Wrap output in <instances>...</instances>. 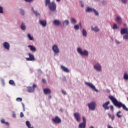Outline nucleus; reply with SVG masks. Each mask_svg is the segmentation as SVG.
<instances>
[{"instance_id":"9b49d317","label":"nucleus","mask_w":128,"mask_h":128,"mask_svg":"<svg viewBox=\"0 0 128 128\" xmlns=\"http://www.w3.org/2000/svg\"><path fill=\"white\" fill-rule=\"evenodd\" d=\"M39 24L40 26H42L43 28L46 26V20H40Z\"/></svg>"},{"instance_id":"4be33fe9","label":"nucleus","mask_w":128,"mask_h":128,"mask_svg":"<svg viewBox=\"0 0 128 128\" xmlns=\"http://www.w3.org/2000/svg\"><path fill=\"white\" fill-rule=\"evenodd\" d=\"M82 34L83 36H84V38H86V36H88V33L86 32V29L82 30Z\"/></svg>"},{"instance_id":"e2e57ef3","label":"nucleus","mask_w":128,"mask_h":128,"mask_svg":"<svg viewBox=\"0 0 128 128\" xmlns=\"http://www.w3.org/2000/svg\"><path fill=\"white\" fill-rule=\"evenodd\" d=\"M22 106H23L24 111V105L22 104Z\"/></svg>"},{"instance_id":"a211bd4d","label":"nucleus","mask_w":128,"mask_h":128,"mask_svg":"<svg viewBox=\"0 0 128 128\" xmlns=\"http://www.w3.org/2000/svg\"><path fill=\"white\" fill-rule=\"evenodd\" d=\"M94 8L90 7H87L86 10V12H94Z\"/></svg>"},{"instance_id":"8fccbe9b","label":"nucleus","mask_w":128,"mask_h":128,"mask_svg":"<svg viewBox=\"0 0 128 128\" xmlns=\"http://www.w3.org/2000/svg\"><path fill=\"white\" fill-rule=\"evenodd\" d=\"M36 86H36V84H33V86H32L33 90H34V88H36Z\"/></svg>"},{"instance_id":"0e129e2a","label":"nucleus","mask_w":128,"mask_h":128,"mask_svg":"<svg viewBox=\"0 0 128 128\" xmlns=\"http://www.w3.org/2000/svg\"><path fill=\"white\" fill-rule=\"evenodd\" d=\"M56 1L57 2H60V0H56Z\"/></svg>"},{"instance_id":"864d4df0","label":"nucleus","mask_w":128,"mask_h":128,"mask_svg":"<svg viewBox=\"0 0 128 128\" xmlns=\"http://www.w3.org/2000/svg\"><path fill=\"white\" fill-rule=\"evenodd\" d=\"M80 5L82 8H84V4H82V1L80 2Z\"/></svg>"},{"instance_id":"e433bc0d","label":"nucleus","mask_w":128,"mask_h":128,"mask_svg":"<svg viewBox=\"0 0 128 128\" xmlns=\"http://www.w3.org/2000/svg\"><path fill=\"white\" fill-rule=\"evenodd\" d=\"M28 36L30 40H32V36H30V34H28Z\"/></svg>"},{"instance_id":"7c9ffc66","label":"nucleus","mask_w":128,"mask_h":128,"mask_svg":"<svg viewBox=\"0 0 128 128\" xmlns=\"http://www.w3.org/2000/svg\"><path fill=\"white\" fill-rule=\"evenodd\" d=\"M108 116L110 118H112V120H114V115L112 116V114H110L109 113V114H108Z\"/></svg>"},{"instance_id":"c85d7f7f","label":"nucleus","mask_w":128,"mask_h":128,"mask_svg":"<svg viewBox=\"0 0 128 128\" xmlns=\"http://www.w3.org/2000/svg\"><path fill=\"white\" fill-rule=\"evenodd\" d=\"M123 39L125 40H128V33L127 34H125V35L123 36Z\"/></svg>"},{"instance_id":"13d9d810","label":"nucleus","mask_w":128,"mask_h":128,"mask_svg":"<svg viewBox=\"0 0 128 128\" xmlns=\"http://www.w3.org/2000/svg\"><path fill=\"white\" fill-rule=\"evenodd\" d=\"M38 72L39 74H42V70H38Z\"/></svg>"},{"instance_id":"aec40b11","label":"nucleus","mask_w":128,"mask_h":128,"mask_svg":"<svg viewBox=\"0 0 128 128\" xmlns=\"http://www.w3.org/2000/svg\"><path fill=\"white\" fill-rule=\"evenodd\" d=\"M86 123H80L78 125L79 128H86Z\"/></svg>"},{"instance_id":"6e6552de","label":"nucleus","mask_w":128,"mask_h":128,"mask_svg":"<svg viewBox=\"0 0 128 128\" xmlns=\"http://www.w3.org/2000/svg\"><path fill=\"white\" fill-rule=\"evenodd\" d=\"M128 34V28H124L121 29L120 34Z\"/></svg>"},{"instance_id":"a19ab883","label":"nucleus","mask_w":128,"mask_h":128,"mask_svg":"<svg viewBox=\"0 0 128 128\" xmlns=\"http://www.w3.org/2000/svg\"><path fill=\"white\" fill-rule=\"evenodd\" d=\"M0 14H4L2 7L0 6Z\"/></svg>"},{"instance_id":"423d86ee","label":"nucleus","mask_w":128,"mask_h":128,"mask_svg":"<svg viewBox=\"0 0 128 128\" xmlns=\"http://www.w3.org/2000/svg\"><path fill=\"white\" fill-rule=\"evenodd\" d=\"M88 106L90 110H96V103L94 102L88 103Z\"/></svg>"},{"instance_id":"09e8293b","label":"nucleus","mask_w":128,"mask_h":128,"mask_svg":"<svg viewBox=\"0 0 128 128\" xmlns=\"http://www.w3.org/2000/svg\"><path fill=\"white\" fill-rule=\"evenodd\" d=\"M102 4H106V1L104 0L102 2Z\"/></svg>"},{"instance_id":"1a4fd4ad","label":"nucleus","mask_w":128,"mask_h":128,"mask_svg":"<svg viewBox=\"0 0 128 128\" xmlns=\"http://www.w3.org/2000/svg\"><path fill=\"white\" fill-rule=\"evenodd\" d=\"M110 104V101H108L102 104V107L104 110H110V106H108V104Z\"/></svg>"},{"instance_id":"3c124183","label":"nucleus","mask_w":128,"mask_h":128,"mask_svg":"<svg viewBox=\"0 0 128 128\" xmlns=\"http://www.w3.org/2000/svg\"><path fill=\"white\" fill-rule=\"evenodd\" d=\"M28 47L30 48V50H32V46H28Z\"/></svg>"},{"instance_id":"052dcab7","label":"nucleus","mask_w":128,"mask_h":128,"mask_svg":"<svg viewBox=\"0 0 128 128\" xmlns=\"http://www.w3.org/2000/svg\"><path fill=\"white\" fill-rule=\"evenodd\" d=\"M32 60H36V58H34V56H32Z\"/></svg>"},{"instance_id":"0eeeda50","label":"nucleus","mask_w":128,"mask_h":128,"mask_svg":"<svg viewBox=\"0 0 128 128\" xmlns=\"http://www.w3.org/2000/svg\"><path fill=\"white\" fill-rule=\"evenodd\" d=\"M74 116L77 122H80V113H74Z\"/></svg>"},{"instance_id":"f03ea898","label":"nucleus","mask_w":128,"mask_h":128,"mask_svg":"<svg viewBox=\"0 0 128 128\" xmlns=\"http://www.w3.org/2000/svg\"><path fill=\"white\" fill-rule=\"evenodd\" d=\"M45 6H48L50 12H56V4L54 2H50V0H45Z\"/></svg>"},{"instance_id":"680f3d73","label":"nucleus","mask_w":128,"mask_h":128,"mask_svg":"<svg viewBox=\"0 0 128 128\" xmlns=\"http://www.w3.org/2000/svg\"><path fill=\"white\" fill-rule=\"evenodd\" d=\"M12 116H13V118H16V114H13V115H12Z\"/></svg>"},{"instance_id":"6ab92c4d","label":"nucleus","mask_w":128,"mask_h":128,"mask_svg":"<svg viewBox=\"0 0 128 128\" xmlns=\"http://www.w3.org/2000/svg\"><path fill=\"white\" fill-rule=\"evenodd\" d=\"M28 56H29V58H26V60L28 61L32 60V54L30 53H28Z\"/></svg>"},{"instance_id":"49530a36","label":"nucleus","mask_w":128,"mask_h":128,"mask_svg":"<svg viewBox=\"0 0 128 128\" xmlns=\"http://www.w3.org/2000/svg\"><path fill=\"white\" fill-rule=\"evenodd\" d=\"M36 47L34 46H32V51L33 52H36Z\"/></svg>"},{"instance_id":"5701e85b","label":"nucleus","mask_w":128,"mask_h":128,"mask_svg":"<svg viewBox=\"0 0 128 128\" xmlns=\"http://www.w3.org/2000/svg\"><path fill=\"white\" fill-rule=\"evenodd\" d=\"M92 30H94V32H100V29H98V26H95L94 28L92 27Z\"/></svg>"},{"instance_id":"a878e982","label":"nucleus","mask_w":128,"mask_h":128,"mask_svg":"<svg viewBox=\"0 0 128 128\" xmlns=\"http://www.w3.org/2000/svg\"><path fill=\"white\" fill-rule=\"evenodd\" d=\"M26 126H28V128H32V127H30L31 125H30V122L29 121H28V120L26 121Z\"/></svg>"},{"instance_id":"58836bf2","label":"nucleus","mask_w":128,"mask_h":128,"mask_svg":"<svg viewBox=\"0 0 128 128\" xmlns=\"http://www.w3.org/2000/svg\"><path fill=\"white\" fill-rule=\"evenodd\" d=\"M16 100L17 102H22V98H18L16 99Z\"/></svg>"},{"instance_id":"412c9836","label":"nucleus","mask_w":128,"mask_h":128,"mask_svg":"<svg viewBox=\"0 0 128 128\" xmlns=\"http://www.w3.org/2000/svg\"><path fill=\"white\" fill-rule=\"evenodd\" d=\"M68 24H70V22H68V20H66L62 22V26L64 27V26H68Z\"/></svg>"},{"instance_id":"2eb2a0df","label":"nucleus","mask_w":128,"mask_h":128,"mask_svg":"<svg viewBox=\"0 0 128 128\" xmlns=\"http://www.w3.org/2000/svg\"><path fill=\"white\" fill-rule=\"evenodd\" d=\"M116 20L118 24H120L122 23V18H120V16H117L116 18Z\"/></svg>"},{"instance_id":"b1692460","label":"nucleus","mask_w":128,"mask_h":128,"mask_svg":"<svg viewBox=\"0 0 128 128\" xmlns=\"http://www.w3.org/2000/svg\"><path fill=\"white\" fill-rule=\"evenodd\" d=\"M20 28L22 30H26V25H24V22L22 23Z\"/></svg>"},{"instance_id":"c03bdc74","label":"nucleus","mask_w":128,"mask_h":128,"mask_svg":"<svg viewBox=\"0 0 128 128\" xmlns=\"http://www.w3.org/2000/svg\"><path fill=\"white\" fill-rule=\"evenodd\" d=\"M20 118H24V113L22 112H21L20 114Z\"/></svg>"},{"instance_id":"cd10ccee","label":"nucleus","mask_w":128,"mask_h":128,"mask_svg":"<svg viewBox=\"0 0 128 128\" xmlns=\"http://www.w3.org/2000/svg\"><path fill=\"white\" fill-rule=\"evenodd\" d=\"M9 84H12V86H16V83H14V80H9Z\"/></svg>"},{"instance_id":"393cba45","label":"nucleus","mask_w":128,"mask_h":128,"mask_svg":"<svg viewBox=\"0 0 128 128\" xmlns=\"http://www.w3.org/2000/svg\"><path fill=\"white\" fill-rule=\"evenodd\" d=\"M124 78L125 80H128V74L127 72H125L124 75Z\"/></svg>"},{"instance_id":"de8ad7c7","label":"nucleus","mask_w":128,"mask_h":128,"mask_svg":"<svg viewBox=\"0 0 128 128\" xmlns=\"http://www.w3.org/2000/svg\"><path fill=\"white\" fill-rule=\"evenodd\" d=\"M24 0L26 2H32V0Z\"/></svg>"},{"instance_id":"338daca9","label":"nucleus","mask_w":128,"mask_h":128,"mask_svg":"<svg viewBox=\"0 0 128 128\" xmlns=\"http://www.w3.org/2000/svg\"><path fill=\"white\" fill-rule=\"evenodd\" d=\"M90 128H94V126H92Z\"/></svg>"},{"instance_id":"473e14b6","label":"nucleus","mask_w":128,"mask_h":128,"mask_svg":"<svg viewBox=\"0 0 128 128\" xmlns=\"http://www.w3.org/2000/svg\"><path fill=\"white\" fill-rule=\"evenodd\" d=\"M27 90L28 92H32V87H28Z\"/></svg>"},{"instance_id":"dca6fc26","label":"nucleus","mask_w":128,"mask_h":128,"mask_svg":"<svg viewBox=\"0 0 128 128\" xmlns=\"http://www.w3.org/2000/svg\"><path fill=\"white\" fill-rule=\"evenodd\" d=\"M53 24L54 26H60V21L59 20H56L54 21Z\"/></svg>"},{"instance_id":"f704fd0d","label":"nucleus","mask_w":128,"mask_h":128,"mask_svg":"<svg viewBox=\"0 0 128 128\" xmlns=\"http://www.w3.org/2000/svg\"><path fill=\"white\" fill-rule=\"evenodd\" d=\"M74 30H80V26H78V25H75L74 26Z\"/></svg>"},{"instance_id":"20e7f679","label":"nucleus","mask_w":128,"mask_h":128,"mask_svg":"<svg viewBox=\"0 0 128 128\" xmlns=\"http://www.w3.org/2000/svg\"><path fill=\"white\" fill-rule=\"evenodd\" d=\"M78 52L81 56H88V52L86 50H84V51H82V48H78Z\"/></svg>"},{"instance_id":"bb28decb","label":"nucleus","mask_w":128,"mask_h":128,"mask_svg":"<svg viewBox=\"0 0 128 128\" xmlns=\"http://www.w3.org/2000/svg\"><path fill=\"white\" fill-rule=\"evenodd\" d=\"M120 114H122V112L120 110H119L116 114V116L118 118H122V115Z\"/></svg>"},{"instance_id":"39448f33","label":"nucleus","mask_w":128,"mask_h":128,"mask_svg":"<svg viewBox=\"0 0 128 128\" xmlns=\"http://www.w3.org/2000/svg\"><path fill=\"white\" fill-rule=\"evenodd\" d=\"M85 84H86L88 86H89V88H92V90H94L96 92H98V90H96V86H94V84H92V83L88 82H86Z\"/></svg>"},{"instance_id":"79ce46f5","label":"nucleus","mask_w":128,"mask_h":128,"mask_svg":"<svg viewBox=\"0 0 128 128\" xmlns=\"http://www.w3.org/2000/svg\"><path fill=\"white\" fill-rule=\"evenodd\" d=\"M122 2V4H126V2H128L127 0H121Z\"/></svg>"},{"instance_id":"ddd939ff","label":"nucleus","mask_w":128,"mask_h":128,"mask_svg":"<svg viewBox=\"0 0 128 128\" xmlns=\"http://www.w3.org/2000/svg\"><path fill=\"white\" fill-rule=\"evenodd\" d=\"M3 46H4V48H6V50H10V44H8V42H4Z\"/></svg>"},{"instance_id":"774afa93","label":"nucleus","mask_w":128,"mask_h":128,"mask_svg":"<svg viewBox=\"0 0 128 128\" xmlns=\"http://www.w3.org/2000/svg\"><path fill=\"white\" fill-rule=\"evenodd\" d=\"M96 0V2H98V1H100V0Z\"/></svg>"},{"instance_id":"f257e3e1","label":"nucleus","mask_w":128,"mask_h":128,"mask_svg":"<svg viewBox=\"0 0 128 128\" xmlns=\"http://www.w3.org/2000/svg\"><path fill=\"white\" fill-rule=\"evenodd\" d=\"M108 98L116 108H122L123 110H126V112H128V108H126V106L122 102L118 101V100H116V98L112 96H109Z\"/></svg>"},{"instance_id":"69168bd1","label":"nucleus","mask_w":128,"mask_h":128,"mask_svg":"<svg viewBox=\"0 0 128 128\" xmlns=\"http://www.w3.org/2000/svg\"><path fill=\"white\" fill-rule=\"evenodd\" d=\"M49 98H52V96H49Z\"/></svg>"},{"instance_id":"4c0bfd02","label":"nucleus","mask_w":128,"mask_h":128,"mask_svg":"<svg viewBox=\"0 0 128 128\" xmlns=\"http://www.w3.org/2000/svg\"><path fill=\"white\" fill-rule=\"evenodd\" d=\"M82 120H83V122H82V123H83V124H86V117L83 116V117H82Z\"/></svg>"},{"instance_id":"72a5a7b5","label":"nucleus","mask_w":128,"mask_h":128,"mask_svg":"<svg viewBox=\"0 0 128 128\" xmlns=\"http://www.w3.org/2000/svg\"><path fill=\"white\" fill-rule=\"evenodd\" d=\"M34 12V14H36V16H40V14L37 11H33Z\"/></svg>"},{"instance_id":"5fc2aeb1","label":"nucleus","mask_w":128,"mask_h":128,"mask_svg":"<svg viewBox=\"0 0 128 128\" xmlns=\"http://www.w3.org/2000/svg\"><path fill=\"white\" fill-rule=\"evenodd\" d=\"M5 124H6V126H10V123H8V122H5Z\"/></svg>"},{"instance_id":"f8f14e48","label":"nucleus","mask_w":128,"mask_h":128,"mask_svg":"<svg viewBox=\"0 0 128 128\" xmlns=\"http://www.w3.org/2000/svg\"><path fill=\"white\" fill-rule=\"evenodd\" d=\"M94 68L96 70H98V72H100V70H102V66H100V65L98 64H96L94 66Z\"/></svg>"},{"instance_id":"ea45409f","label":"nucleus","mask_w":128,"mask_h":128,"mask_svg":"<svg viewBox=\"0 0 128 128\" xmlns=\"http://www.w3.org/2000/svg\"><path fill=\"white\" fill-rule=\"evenodd\" d=\"M20 14H22V16H24V12L22 10H20Z\"/></svg>"},{"instance_id":"4d7b16f0","label":"nucleus","mask_w":128,"mask_h":128,"mask_svg":"<svg viewBox=\"0 0 128 128\" xmlns=\"http://www.w3.org/2000/svg\"><path fill=\"white\" fill-rule=\"evenodd\" d=\"M116 44H120V41L118 40H116Z\"/></svg>"},{"instance_id":"7ed1b4c3","label":"nucleus","mask_w":128,"mask_h":128,"mask_svg":"<svg viewBox=\"0 0 128 128\" xmlns=\"http://www.w3.org/2000/svg\"><path fill=\"white\" fill-rule=\"evenodd\" d=\"M52 50L54 52V56H58V54H60V48H58V45H54L52 47Z\"/></svg>"},{"instance_id":"603ef678","label":"nucleus","mask_w":128,"mask_h":128,"mask_svg":"<svg viewBox=\"0 0 128 128\" xmlns=\"http://www.w3.org/2000/svg\"><path fill=\"white\" fill-rule=\"evenodd\" d=\"M62 92L64 94H66V92L64 90H62Z\"/></svg>"},{"instance_id":"4468645a","label":"nucleus","mask_w":128,"mask_h":128,"mask_svg":"<svg viewBox=\"0 0 128 128\" xmlns=\"http://www.w3.org/2000/svg\"><path fill=\"white\" fill-rule=\"evenodd\" d=\"M44 92L45 94H52V91L48 88L44 89Z\"/></svg>"},{"instance_id":"c756f323","label":"nucleus","mask_w":128,"mask_h":128,"mask_svg":"<svg viewBox=\"0 0 128 128\" xmlns=\"http://www.w3.org/2000/svg\"><path fill=\"white\" fill-rule=\"evenodd\" d=\"M72 24H76V20L74 18H72L70 20Z\"/></svg>"},{"instance_id":"37998d69","label":"nucleus","mask_w":128,"mask_h":128,"mask_svg":"<svg viewBox=\"0 0 128 128\" xmlns=\"http://www.w3.org/2000/svg\"><path fill=\"white\" fill-rule=\"evenodd\" d=\"M0 122L2 124H6V121L4 120V119H2Z\"/></svg>"},{"instance_id":"6e6d98bb","label":"nucleus","mask_w":128,"mask_h":128,"mask_svg":"<svg viewBox=\"0 0 128 128\" xmlns=\"http://www.w3.org/2000/svg\"><path fill=\"white\" fill-rule=\"evenodd\" d=\"M42 82H44V83L46 82V80H44V79H42Z\"/></svg>"},{"instance_id":"bf43d9fd","label":"nucleus","mask_w":128,"mask_h":128,"mask_svg":"<svg viewBox=\"0 0 128 128\" xmlns=\"http://www.w3.org/2000/svg\"><path fill=\"white\" fill-rule=\"evenodd\" d=\"M108 128H113L112 127V126H110V125H108Z\"/></svg>"},{"instance_id":"9d476101","label":"nucleus","mask_w":128,"mask_h":128,"mask_svg":"<svg viewBox=\"0 0 128 128\" xmlns=\"http://www.w3.org/2000/svg\"><path fill=\"white\" fill-rule=\"evenodd\" d=\"M52 120L53 122H56V124H60V122H62V120L58 116H56L55 118H52Z\"/></svg>"},{"instance_id":"f3484780","label":"nucleus","mask_w":128,"mask_h":128,"mask_svg":"<svg viewBox=\"0 0 128 128\" xmlns=\"http://www.w3.org/2000/svg\"><path fill=\"white\" fill-rule=\"evenodd\" d=\"M62 70L64 72H68V68H66V66H60Z\"/></svg>"},{"instance_id":"2f4dec72","label":"nucleus","mask_w":128,"mask_h":128,"mask_svg":"<svg viewBox=\"0 0 128 128\" xmlns=\"http://www.w3.org/2000/svg\"><path fill=\"white\" fill-rule=\"evenodd\" d=\"M112 28L113 30H118V25H116V24H114Z\"/></svg>"},{"instance_id":"c9c22d12","label":"nucleus","mask_w":128,"mask_h":128,"mask_svg":"<svg viewBox=\"0 0 128 128\" xmlns=\"http://www.w3.org/2000/svg\"><path fill=\"white\" fill-rule=\"evenodd\" d=\"M93 12L94 13L96 16L98 15V11H96V10L94 8V10H93Z\"/></svg>"},{"instance_id":"a18cd8bd","label":"nucleus","mask_w":128,"mask_h":128,"mask_svg":"<svg viewBox=\"0 0 128 128\" xmlns=\"http://www.w3.org/2000/svg\"><path fill=\"white\" fill-rule=\"evenodd\" d=\"M110 110H112V112H114V106H110Z\"/></svg>"}]
</instances>
